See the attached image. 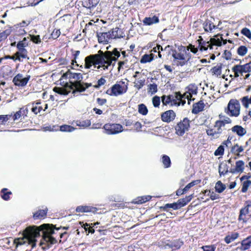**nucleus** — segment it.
<instances>
[{
	"mask_svg": "<svg viewBox=\"0 0 251 251\" xmlns=\"http://www.w3.org/2000/svg\"><path fill=\"white\" fill-rule=\"evenodd\" d=\"M61 227L55 228L53 225L44 224L40 228L36 226H29L25 229V236L29 244L35 246L37 241L36 238L39 237L42 233V240L40 242L44 249H49L57 242V240L52 235L55 234V230H59Z\"/></svg>",
	"mask_w": 251,
	"mask_h": 251,
	"instance_id": "1",
	"label": "nucleus"
},
{
	"mask_svg": "<svg viewBox=\"0 0 251 251\" xmlns=\"http://www.w3.org/2000/svg\"><path fill=\"white\" fill-rule=\"evenodd\" d=\"M99 52L101 53V56L97 63L100 66H98L97 68L100 69L102 67L104 70H107L109 66L111 65L114 66L116 61L121 55L120 51L117 48H114L112 51L106 50L104 52L100 50Z\"/></svg>",
	"mask_w": 251,
	"mask_h": 251,
	"instance_id": "2",
	"label": "nucleus"
},
{
	"mask_svg": "<svg viewBox=\"0 0 251 251\" xmlns=\"http://www.w3.org/2000/svg\"><path fill=\"white\" fill-rule=\"evenodd\" d=\"M240 105L236 99H231L225 109L226 113L231 117H238L240 114Z\"/></svg>",
	"mask_w": 251,
	"mask_h": 251,
	"instance_id": "3",
	"label": "nucleus"
},
{
	"mask_svg": "<svg viewBox=\"0 0 251 251\" xmlns=\"http://www.w3.org/2000/svg\"><path fill=\"white\" fill-rule=\"evenodd\" d=\"M172 56L174 58V62L176 63L177 66H183L187 65V61H185L184 52L182 50H173Z\"/></svg>",
	"mask_w": 251,
	"mask_h": 251,
	"instance_id": "4",
	"label": "nucleus"
},
{
	"mask_svg": "<svg viewBox=\"0 0 251 251\" xmlns=\"http://www.w3.org/2000/svg\"><path fill=\"white\" fill-rule=\"evenodd\" d=\"M234 73L235 77L239 76V74L242 75L243 73L251 72V61L244 65H236L232 68Z\"/></svg>",
	"mask_w": 251,
	"mask_h": 251,
	"instance_id": "5",
	"label": "nucleus"
},
{
	"mask_svg": "<svg viewBox=\"0 0 251 251\" xmlns=\"http://www.w3.org/2000/svg\"><path fill=\"white\" fill-rule=\"evenodd\" d=\"M189 128L190 120L188 118H184L175 126L176 133L179 136H182Z\"/></svg>",
	"mask_w": 251,
	"mask_h": 251,
	"instance_id": "6",
	"label": "nucleus"
},
{
	"mask_svg": "<svg viewBox=\"0 0 251 251\" xmlns=\"http://www.w3.org/2000/svg\"><path fill=\"white\" fill-rule=\"evenodd\" d=\"M127 89V85L122 87L119 84L116 83L108 89L106 93L110 96H118L126 93Z\"/></svg>",
	"mask_w": 251,
	"mask_h": 251,
	"instance_id": "7",
	"label": "nucleus"
},
{
	"mask_svg": "<svg viewBox=\"0 0 251 251\" xmlns=\"http://www.w3.org/2000/svg\"><path fill=\"white\" fill-rule=\"evenodd\" d=\"M107 134H116L123 131V126L118 124H106L103 127Z\"/></svg>",
	"mask_w": 251,
	"mask_h": 251,
	"instance_id": "8",
	"label": "nucleus"
},
{
	"mask_svg": "<svg viewBox=\"0 0 251 251\" xmlns=\"http://www.w3.org/2000/svg\"><path fill=\"white\" fill-rule=\"evenodd\" d=\"M98 54H91L86 56L85 58V68L90 69L92 65L96 67L97 63L99 61L101 56V53L98 52Z\"/></svg>",
	"mask_w": 251,
	"mask_h": 251,
	"instance_id": "9",
	"label": "nucleus"
},
{
	"mask_svg": "<svg viewBox=\"0 0 251 251\" xmlns=\"http://www.w3.org/2000/svg\"><path fill=\"white\" fill-rule=\"evenodd\" d=\"M30 78L29 75H27L26 77H24L22 74H18L14 77L12 81L16 86L24 87L27 84Z\"/></svg>",
	"mask_w": 251,
	"mask_h": 251,
	"instance_id": "10",
	"label": "nucleus"
},
{
	"mask_svg": "<svg viewBox=\"0 0 251 251\" xmlns=\"http://www.w3.org/2000/svg\"><path fill=\"white\" fill-rule=\"evenodd\" d=\"M246 215L251 216V201H247L245 202V207L241 208L240 211L238 220L245 222V219L244 217Z\"/></svg>",
	"mask_w": 251,
	"mask_h": 251,
	"instance_id": "11",
	"label": "nucleus"
},
{
	"mask_svg": "<svg viewBox=\"0 0 251 251\" xmlns=\"http://www.w3.org/2000/svg\"><path fill=\"white\" fill-rule=\"evenodd\" d=\"M92 85L91 83H82L80 81H75L72 84L73 87L75 88L76 90L73 91V94L75 93L76 92H82L85 91L86 89Z\"/></svg>",
	"mask_w": 251,
	"mask_h": 251,
	"instance_id": "12",
	"label": "nucleus"
},
{
	"mask_svg": "<svg viewBox=\"0 0 251 251\" xmlns=\"http://www.w3.org/2000/svg\"><path fill=\"white\" fill-rule=\"evenodd\" d=\"M161 101L163 105H167L170 104L171 106H179V104L177 102L174 96L172 95L168 96L163 95L161 97Z\"/></svg>",
	"mask_w": 251,
	"mask_h": 251,
	"instance_id": "13",
	"label": "nucleus"
},
{
	"mask_svg": "<svg viewBox=\"0 0 251 251\" xmlns=\"http://www.w3.org/2000/svg\"><path fill=\"white\" fill-rule=\"evenodd\" d=\"M245 170V162L243 160H238L235 162V166L230 168V173L232 174H241Z\"/></svg>",
	"mask_w": 251,
	"mask_h": 251,
	"instance_id": "14",
	"label": "nucleus"
},
{
	"mask_svg": "<svg viewBox=\"0 0 251 251\" xmlns=\"http://www.w3.org/2000/svg\"><path fill=\"white\" fill-rule=\"evenodd\" d=\"M110 32H97V36L98 41L100 43L107 44L108 43L109 40L111 39L110 37Z\"/></svg>",
	"mask_w": 251,
	"mask_h": 251,
	"instance_id": "15",
	"label": "nucleus"
},
{
	"mask_svg": "<svg viewBox=\"0 0 251 251\" xmlns=\"http://www.w3.org/2000/svg\"><path fill=\"white\" fill-rule=\"evenodd\" d=\"M218 172L219 173L220 177L225 176L228 173H230V168L226 163V161H223L221 162L218 167Z\"/></svg>",
	"mask_w": 251,
	"mask_h": 251,
	"instance_id": "16",
	"label": "nucleus"
},
{
	"mask_svg": "<svg viewBox=\"0 0 251 251\" xmlns=\"http://www.w3.org/2000/svg\"><path fill=\"white\" fill-rule=\"evenodd\" d=\"M176 117V113L172 110L165 111L161 114V119L163 122L170 123L173 121Z\"/></svg>",
	"mask_w": 251,
	"mask_h": 251,
	"instance_id": "17",
	"label": "nucleus"
},
{
	"mask_svg": "<svg viewBox=\"0 0 251 251\" xmlns=\"http://www.w3.org/2000/svg\"><path fill=\"white\" fill-rule=\"evenodd\" d=\"M6 27H8L11 31V32H14L16 35H24L26 34L25 30L21 27L19 24H16L13 26L7 25Z\"/></svg>",
	"mask_w": 251,
	"mask_h": 251,
	"instance_id": "18",
	"label": "nucleus"
},
{
	"mask_svg": "<svg viewBox=\"0 0 251 251\" xmlns=\"http://www.w3.org/2000/svg\"><path fill=\"white\" fill-rule=\"evenodd\" d=\"M62 77L69 79H75L76 81H81L83 79L82 75L80 73H73L69 70L64 73Z\"/></svg>",
	"mask_w": 251,
	"mask_h": 251,
	"instance_id": "19",
	"label": "nucleus"
},
{
	"mask_svg": "<svg viewBox=\"0 0 251 251\" xmlns=\"http://www.w3.org/2000/svg\"><path fill=\"white\" fill-rule=\"evenodd\" d=\"M98 210V209L95 207H93L91 206L87 205H80L76 207L75 209V211L76 212H92V213H96Z\"/></svg>",
	"mask_w": 251,
	"mask_h": 251,
	"instance_id": "20",
	"label": "nucleus"
},
{
	"mask_svg": "<svg viewBox=\"0 0 251 251\" xmlns=\"http://www.w3.org/2000/svg\"><path fill=\"white\" fill-rule=\"evenodd\" d=\"M28 110L26 106L23 107L20 109V110L16 112L13 116V120L14 121L18 120L21 117L23 116L25 117L27 116V114H28Z\"/></svg>",
	"mask_w": 251,
	"mask_h": 251,
	"instance_id": "21",
	"label": "nucleus"
},
{
	"mask_svg": "<svg viewBox=\"0 0 251 251\" xmlns=\"http://www.w3.org/2000/svg\"><path fill=\"white\" fill-rule=\"evenodd\" d=\"M159 18L155 15H154L151 17H145L143 20V23L144 25H151L153 24H157L159 23Z\"/></svg>",
	"mask_w": 251,
	"mask_h": 251,
	"instance_id": "22",
	"label": "nucleus"
},
{
	"mask_svg": "<svg viewBox=\"0 0 251 251\" xmlns=\"http://www.w3.org/2000/svg\"><path fill=\"white\" fill-rule=\"evenodd\" d=\"M204 107V102L202 100H200L198 102L193 104L192 113L195 114H198L203 111Z\"/></svg>",
	"mask_w": 251,
	"mask_h": 251,
	"instance_id": "23",
	"label": "nucleus"
},
{
	"mask_svg": "<svg viewBox=\"0 0 251 251\" xmlns=\"http://www.w3.org/2000/svg\"><path fill=\"white\" fill-rule=\"evenodd\" d=\"M203 26L206 32H212L213 29L218 28V26L215 25L212 21L209 19H207L204 21L203 24Z\"/></svg>",
	"mask_w": 251,
	"mask_h": 251,
	"instance_id": "24",
	"label": "nucleus"
},
{
	"mask_svg": "<svg viewBox=\"0 0 251 251\" xmlns=\"http://www.w3.org/2000/svg\"><path fill=\"white\" fill-rule=\"evenodd\" d=\"M99 1L100 0H84L82 1V5L87 9H91L95 7Z\"/></svg>",
	"mask_w": 251,
	"mask_h": 251,
	"instance_id": "25",
	"label": "nucleus"
},
{
	"mask_svg": "<svg viewBox=\"0 0 251 251\" xmlns=\"http://www.w3.org/2000/svg\"><path fill=\"white\" fill-rule=\"evenodd\" d=\"M151 199V196L150 195L138 197L132 201V203L136 204H140L149 201Z\"/></svg>",
	"mask_w": 251,
	"mask_h": 251,
	"instance_id": "26",
	"label": "nucleus"
},
{
	"mask_svg": "<svg viewBox=\"0 0 251 251\" xmlns=\"http://www.w3.org/2000/svg\"><path fill=\"white\" fill-rule=\"evenodd\" d=\"M110 32V37L112 39L120 38L123 37L122 31L119 27H116L112 30L108 31Z\"/></svg>",
	"mask_w": 251,
	"mask_h": 251,
	"instance_id": "27",
	"label": "nucleus"
},
{
	"mask_svg": "<svg viewBox=\"0 0 251 251\" xmlns=\"http://www.w3.org/2000/svg\"><path fill=\"white\" fill-rule=\"evenodd\" d=\"M15 246V251H20L19 249H22L24 246H27V243L24 239L17 238L14 239L13 242Z\"/></svg>",
	"mask_w": 251,
	"mask_h": 251,
	"instance_id": "28",
	"label": "nucleus"
},
{
	"mask_svg": "<svg viewBox=\"0 0 251 251\" xmlns=\"http://www.w3.org/2000/svg\"><path fill=\"white\" fill-rule=\"evenodd\" d=\"M183 245V242L180 240H175L168 243L167 246L173 250L179 249Z\"/></svg>",
	"mask_w": 251,
	"mask_h": 251,
	"instance_id": "29",
	"label": "nucleus"
},
{
	"mask_svg": "<svg viewBox=\"0 0 251 251\" xmlns=\"http://www.w3.org/2000/svg\"><path fill=\"white\" fill-rule=\"evenodd\" d=\"M18 51L15 52V55L18 56L21 59H29L27 55L28 51L25 48H17Z\"/></svg>",
	"mask_w": 251,
	"mask_h": 251,
	"instance_id": "30",
	"label": "nucleus"
},
{
	"mask_svg": "<svg viewBox=\"0 0 251 251\" xmlns=\"http://www.w3.org/2000/svg\"><path fill=\"white\" fill-rule=\"evenodd\" d=\"M192 198L193 196L191 195L186 196L184 198L179 199L176 202L179 208L180 209L185 206L189 201H191Z\"/></svg>",
	"mask_w": 251,
	"mask_h": 251,
	"instance_id": "31",
	"label": "nucleus"
},
{
	"mask_svg": "<svg viewBox=\"0 0 251 251\" xmlns=\"http://www.w3.org/2000/svg\"><path fill=\"white\" fill-rule=\"evenodd\" d=\"M48 208L46 207L44 209H39L34 213L33 217L34 219L37 220L44 218L47 214Z\"/></svg>",
	"mask_w": 251,
	"mask_h": 251,
	"instance_id": "32",
	"label": "nucleus"
},
{
	"mask_svg": "<svg viewBox=\"0 0 251 251\" xmlns=\"http://www.w3.org/2000/svg\"><path fill=\"white\" fill-rule=\"evenodd\" d=\"M232 131L236 133L239 136H243L246 134V129L242 126L236 125L232 127Z\"/></svg>",
	"mask_w": 251,
	"mask_h": 251,
	"instance_id": "33",
	"label": "nucleus"
},
{
	"mask_svg": "<svg viewBox=\"0 0 251 251\" xmlns=\"http://www.w3.org/2000/svg\"><path fill=\"white\" fill-rule=\"evenodd\" d=\"M178 50H182L184 52L185 56V61H187V64L188 62L190 61L192 57V55L191 53L189 52V47H186L183 46H180L178 47Z\"/></svg>",
	"mask_w": 251,
	"mask_h": 251,
	"instance_id": "34",
	"label": "nucleus"
},
{
	"mask_svg": "<svg viewBox=\"0 0 251 251\" xmlns=\"http://www.w3.org/2000/svg\"><path fill=\"white\" fill-rule=\"evenodd\" d=\"M251 246V235L244 239L241 242V249L243 251L249 249Z\"/></svg>",
	"mask_w": 251,
	"mask_h": 251,
	"instance_id": "35",
	"label": "nucleus"
},
{
	"mask_svg": "<svg viewBox=\"0 0 251 251\" xmlns=\"http://www.w3.org/2000/svg\"><path fill=\"white\" fill-rule=\"evenodd\" d=\"M53 91L59 95L63 96H67L70 92V91L60 87H54L53 89Z\"/></svg>",
	"mask_w": 251,
	"mask_h": 251,
	"instance_id": "36",
	"label": "nucleus"
},
{
	"mask_svg": "<svg viewBox=\"0 0 251 251\" xmlns=\"http://www.w3.org/2000/svg\"><path fill=\"white\" fill-rule=\"evenodd\" d=\"M186 89H187L186 93H188L190 95L191 94H197L198 93V87L195 83L189 84Z\"/></svg>",
	"mask_w": 251,
	"mask_h": 251,
	"instance_id": "37",
	"label": "nucleus"
},
{
	"mask_svg": "<svg viewBox=\"0 0 251 251\" xmlns=\"http://www.w3.org/2000/svg\"><path fill=\"white\" fill-rule=\"evenodd\" d=\"M11 195L12 192L8 191L7 188H3L0 191V196L3 200H9L10 199V196Z\"/></svg>",
	"mask_w": 251,
	"mask_h": 251,
	"instance_id": "38",
	"label": "nucleus"
},
{
	"mask_svg": "<svg viewBox=\"0 0 251 251\" xmlns=\"http://www.w3.org/2000/svg\"><path fill=\"white\" fill-rule=\"evenodd\" d=\"M226 188V185L223 184L221 181H218L215 184V191L218 193H222Z\"/></svg>",
	"mask_w": 251,
	"mask_h": 251,
	"instance_id": "39",
	"label": "nucleus"
},
{
	"mask_svg": "<svg viewBox=\"0 0 251 251\" xmlns=\"http://www.w3.org/2000/svg\"><path fill=\"white\" fill-rule=\"evenodd\" d=\"M168 208H172L174 210H177L179 209L176 202L172 203H167L164 206H161L160 207V209L164 211H168Z\"/></svg>",
	"mask_w": 251,
	"mask_h": 251,
	"instance_id": "40",
	"label": "nucleus"
},
{
	"mask_svg": "<svg viewBox=\"0 0 251 251\" xmlns=\"http://www.w3.org/2000/svg\"><path fill=\"white\" fill-rule=\"evenodd\" d=\"M76 128L68 125H63L59 126V130L62 132H72L74 131Z\"/></svg>",
	"mask_w": 251,
	"mask_h": 251,
	"instance_id": "41",
	"label": "nucleus"
},
{
	"mask_svg": "<svg viewBox=\"0 0 251 251\" xmlns=\"http://www.w3.org/2000/svg\"><path fill=\"white\" fill-rule=\"evenodd\" d=\"M154 56L152 54H145L142 56L140 60L141 63L145 64L148 62H151L153 60Z\"/></svg>",
	"mask_w": 251,
	"mask_h": 251,
	"instance_id": "42",
	"label": "nucleus"
},
{
	"mask_svg": "<svg viewBox=\"0 0 251 251\" xmlns=\"http://www.w3.org/2000/svg\"><path fill=\"white\" fill-rule=\"evenodd\" d=\"M239 234L237 232L232 233L230 235L226 236L225 238V241L226 244H229L233 241L238 237Z\"/></svg>",
	"mask_w": 251,
	"mask_h": 251,
	"instance_id": "43",
	"label": "nucleus"
},
{
	"mask_svg": "<svg viewBox=\"0 0 251 251\" xmlns=\"http://www.w3.org/2000/svg\"><path fill=\"white\" fill-rule=\"evenodd\" d=\"M162 162L165 168H168L171 166V161L169 156L164 154L162 156Z\"/></svg>",
	"mask_w": 251,
	"mask_h": 251,
	"instance_id": "44",
	"label": "nucleus"
},
{
	"mask_svg": "<svg viewBox=\"0 0 251 251\" xmlns=\"http://www.w3.org/2000/svg\"><path fill=\"white\" fill-rule=\"evenodd\" d=\"M11 33V31L10 29L5 27V29L2 32H0V42L6 39Z\"/></svg>",
	"mask_w": 251,
	"mask_h": 251,
	"instance_id": "45",
	"label": "nucleus"
},
{
	"mask_svg": "<svg viewBox=\"0 0 251 251\" xmlns=\"http://www.w3.org/2000/svg\"><path fill=\"white\" fill-rule=\"evenodd\" d=\"M211 72L213 74L216 75L217 76H220L222 73V64H219L213 67Z\"/></svg>",
	"mask_w": 251,
	"mask_h": 251,
	"instance_id": "46",
	"label": "nucleus"
},
{
	"mask_svg": "<svg viewBox=\"0 0 251 251\" xmlns=\"http://www.w3.org/2000/svg\"><path fill=\"white\" fill-rule=\"evenodd\" d=\"M209 42H205L203 41L202 39L201 41H199L200 50L201 51L207 50L209 48Z\"/></svg>",
	"mask_w": 251,
	"mask_h": 251,
	"instance_id": "47",
	"label": "nucleus"
},
{
	"mask_svg": "<svg viewBox=\"0 0 251 251\" xmlns=\"http://www.w3.org/2000/svg\"><path fill=\"white\" fill-rule=\"evenodd\" d=\"M138 112L143 115H146L148 114V109L144 104L141 103L138 105Z\"/></svg>",
	"mask_w": 251,
	"mask_h": 251,
	"instance_id": "48",
	"label": "nucleus"
},
{
	"mask_svg": "<svg viewBox=\"0 0 251 251\" xmlns=\"http://www.w3.org/2000/svg\"><path fill=\"white\" fill-rule=\"evenodd\" d=\"M248 51V48L245 46H240L237 50V53L240 56H244Z\"/></svg>",
	"mask_w": 251,
	"mask_h": 251,
	"instance_id": "49",
	"label": "nucleus"
},
{
	"mask_svg": "<svg viewBox=\"0 0 251 251\" xmlns=\"http://www.w3.org/2000/svg\"><path fill=\"white\" fill-rule=\"evenodd\" d=\"M80 225L82 227H83L85 231H88V233H94L95 232V229L92 227H89L90 224L87 223H83V222L80 223Z\"/></svg>",
	"mask_w": 251,
	"mask_h": 251,
	"instance_id": "50",
	"label": "nucleus"
},
{
	"mask_svg": "<svg viewBox=\"0 0 251 251\" xmlns=\"http://www.w3.org/2000/svg\"><path fill=\"white\" fill-rule=\"evenodd\" d=\"M251 185V180H246L243 181V182L242 183V187L241 189V192L242 193L247 192L249 186Z\"/></svg>",
	"mask_w": 251,
	"mask_h": 251,
	"instance_id": "51",
	"label": "nucleus"
},
{
	"mask_svg": "<svg viewBox=\"0 0 251 251\" xmlns=\"http://www.w3.org/2000/svg\"><path fill=\"white\" fill-rule=\"evenodd\" d=\"M201 180H193L190 183H188L184 188V191H185L186 192L189 190V189H190L193 186L199 184L200 183Z\"/></svg>",
	"mask_w": 251,
	"mask_h": 251,
	"instance_id": "52",
	"label": "nucleus"
},
{
	"mask_svg": "<svg viewBox=\"0 0 251 251\" xmlns=\"http://www.w3.org/2000/svg\"><path fill=\"white\" fill-rule=\"evenodd\" d=\"M148 91L152 95L154 94L157 92V85L155 83L150 84L149 85Z\"/></svg>",
	"mask_w": 251,
	"mask_h": 251,
	"instance_id": "53",
	"label": "nucleus"
},
{
	"mask_svg": "<svg viewBox=\"0 0 251 251\" xmlns=\"http://www.w3.org/2000/svg\"><path fill=\"white\" fill-rule=\"evenodd\" d=\"M30 37V40L36 44H40L41 42L40 35H34L29 34Z\"/></svg>",
	"mask_w": 251,
	"mask_h": 251,
	"instance_id": "54",
	"label": "nucleus"
},
{
	"mask_svg": "<svg viewBox=\"0 0 251 251\" xmlns=\"http://www.w3.org/2000/svg\"><path fill=\"white\" fill-rule=\"evenodd\" d=\"M152 104L155 107H158L160 104V98L159 96H155L152 98Z\"/></svg>",
	"mask_w": 251,
	"mask_h": 251,
	"instance_id": "55",
	"label": "nucleus"
},
{
	"mask_svg": "<svg viewBox=\"0 0 251 251\" xmlns=\"http://www.w3.org/2000/svg\"><path fill=\"white\" fill-rule=\"evenodd\" d=\"M224 153V147L223 145H220L214 152L215 156L222 155Z\"/></svg>",
	"mask_w": 251,
	"mask_h": 251,
	"instance_id": "56",
	"label": "nucleus"
},
{
	"mask_svg": "<svg viewBox=\"0 0 251 251\" xmlns=\"http://www.w3.org/2000/svg\"><path fill=\"white\" fill-rule=\"evenodd\" d=\"M203 251H215L216 250V246L215 245L203 246L201 247Z\"/></svg>",
	"mask_w": 251,
	"mask_h": 251,
	"instance_id": "57",
	"label": "nucleus"
},
{
	"mask_svg": "<svg viewBox=\"0 0 251 251\" xmlns=\"http://www.w3.org/2000/svg\"><path fill=\"white\" fill-rule=\"evenodd\" d=\"M91 122L89 120H86L77 123V126H79L88 127L91 126Z\"/></svg>",
	"mask_w": 251,
	"mask_h": 251,
	"instance_id": "58",
	"label": "nucleus"
},
{
	"mask_svg": "<svg viewBox=\"0 0 251 251\" xmlns=\"http://www.w3.org/2000/svg\"><path fill=\"white\" fill-rule=\"evenodd\" d=\"M46 131H59V126L58 125L49 126L44 128Z\"/></svg>",
	"mask_w": 251,
	"mask_h": 251,
	"instance_id": "59",
	"label": "nucleus"
},
{
	"mask_svg": "<svg viewBox=\"0 0 251 251\" xmlns=\"http://www.w3.org/2000/svg\"><path fill=\"white\" fill-rule=\"evenodd\" d=\"M241 33L249 38H251V32L247 27L243 28L241 30Z\"/></svg>",
	"mask_w": 251,
	"mask_h": 251,
	"instance_id": "60",
	"label": "nucleus"
},
{
	"mask_svg": "<svg viewBox=\"0 0 251 251\" xmlns=\"http://www.w3.org/2000/svg\"><path fill=\"white\" fill-rule=\"evenodd\" d=\"M106 82V80L103 77H101L98 80L97 84L94 86L96 89H99L101 86L104 85Z\"/></svg>",
	"mask_w": 251,
	"mask_h": 251,
	"instance_id": "61",
	"label": "nucleus"
},
{
	"mask_svg": "<svg viewBox=\"0 0 251 251\" xmlns=\"http://www.w3.org/2000/svg\"><path fill=\"white\" fill-rule=\"evenodd\" d=\"M208 194L207 195L210 196V198L211 200L214 201L217 200L219 198V196L218 194H216L214 192H211L210 190H208Z\"/></svg>",
	"mask_w": 251,
	"mask_h": 251,
	"instance_id": "62",
	"label": "nucleus"
},
{
	"mask_svg": "<svg viewBox=\"0 0 251 251\" xmlns=\"http://www.w3.org/2000/svg\"><path fill=\"white\" fill-rule=\"evenodd\" d=\"M60 33L61 32L59 29H54L50 36L53 39H56L60 36Z\"/></svg>",
	"mask_w": 251,
	"mask_h": 251,
	"instance_id": "63",
	"label": "nucleus"
},
{
	"mask_svg": "<svg viewBox=\"0 0 251 251\" xmlns=\"http://www.w3.org/2000/svg\"><path fill=\"white\" fill-rule=\"evenodd\" d=\"M221 39H219V38H217V39L214 38L213 39V42L215 46H221L222 45V44H223L222 40H223V39L222 36H221Z\"/></svg>",
	"mask_w": 251,
	"mask_h": 251,
	"instance_id": "64",
	"label": "nucleus"
}]
</instances>
